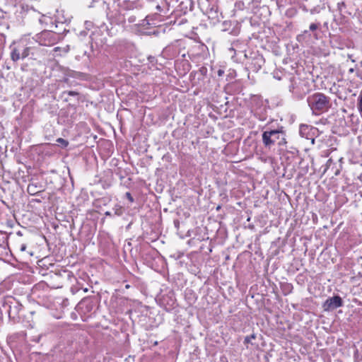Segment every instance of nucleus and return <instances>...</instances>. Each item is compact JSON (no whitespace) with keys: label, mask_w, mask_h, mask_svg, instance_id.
I'll return each instance as SVG.
<instances>
[{"label":"nucleus","mask_w":362,"mask_h":362,"mask_svg":"<svg viewBox=\"0 0 362 362\" xmlns=\"http://www.w3.org/2000/svg\"><path fill=\"white\" fill-rule=\"evenodd\" d=\"M1 309L8 314L9 320L13 323H18L24 317L23 306L16 298L8 296L1 300Z\"/></svg>","instance_id":"nucleus-1"},{"label":"nucleus","mask_w":362,"mask_h":362,"mask_svg":"<svg viewBox=\"0 0 362 362\" xmlns=\"http://www.w3.org/2000/svg\"><path fill=\"white\" fill-rule=\"evenodd\" d=\"M286 134L281 129H267L262 132V141L267 151H274L278 146L281 150L286 144Z\"/></svg>","instance_id":"nucleus-2"},{"label":"nucleus","mask_w":362,"mask_h":362,"mask_svg":"<svg viewBox=\"0 0 362 362\" xmlns=\"http://www.w3.org/2000/svg\"><path fill=\"white\" fill-rule=\"evenodd\" d=\"M306 100L312 113L315 115L327 112L331 107L330 98L322 93L310 95Z\"/></svg>","instance_id":"nucleus-3"},{"label":"nucleus","mask_w":362,"mask_h":362,"mask_svg":"<svg viewBox=\"0 0 362 362\" xmlns=\"http://www.w3.org/2000/svg\"><path fill=\"white\" fill-rule=\"evenodd\" d=\"M33 42L26 39H22L18 42H14L11 46V59L13 62L20 59H24L30 54H33L32 52L33 46Z\"/></svg>","instance_id":"nucleus-4"},{"label":"nucleus","mask_w":362,"mask_h":362,"mask_svg":"<svg viewBox=\"0 0 362 362\" xmlns=\"http://www.w3.org/2000/svg\"><path fill=\"white\" fill-rule=\"evenodd\" d=\"M33 40L41 46H52L58 40L57 35L50 30H43L37 34Z\"/></svg>","instance_id":"nucleus-5"},{"label":"nucleus","mask_w":362,"mask_h":362,"mask_svg":"<svg viewBox=\"0 0 362 362\" xmlns=\"http://www.w3.org/2000/svg\"><path fill=\"white\" fill-rule=\"evenodd\" d=\"M245 57L247 59L246 65L248 66L250 69L255 72H257L262 67L265 62L262 55L257 52L250 53V56L245 54Z\"/></svg>","instance_id":"nucleus-6"},{"label":"nucleus","mask_w":362,"mask_h":362,"mask_svg":"<svg viewBox=\"0 0 362 362\" xmlns=\"http://www.w3.org/2000/svg\"><path fill=\"white\" fill-rule=\"evenodd\" d=\"M343 305V300L339 296L328 298L323 304L325 310H333Z\"/></svg>","instance_id":"nucleus-7"},{"label":"nucleus","mask_w":362,"mask_h":362,"mask_svg":"<svg viewBox=\"0 0 362 362\" xmlns=\"http://www.w3.org/2000/svg\"><path fill=\"white\" fill-rule=\"evenodd\" d=\"M296 40L301 45H310L316 40L313 33L308 30H305L296 36Z\"/></svg>","instance_id":"nucleus-8"},{"label":"nucleus","mask_w":362,"mask_h":362,"mask_svg":"<svg viewBox=\"0 0 362 362\" xmlns=\"http://www.w3.org/2000/svg\"><path fill=\"white\" fill-rule=\"evenodd\" d=\"M71 78H74L80 80H85L86 78V74L82 72L71 71L65 76L63 79V81L66 83L68 86H71L72 83L71 81Z\"/></svg>","instance_id":"nucleus-9"},{"label":"nucleus","mask_w":362,"mask_h":362,"mask_svg":"<svg viewBox=\"0 0 362 362\" xmlns=\"http://www.w3.org/2000/svg\"><path fill=\"white\" fill-rule=\"evenodd\" d=\"M254 116L259 121L264 122L267 119V113L265 107H259L254 112Z\"/></svg>","instance_id":"nucleus-10"},{"label":"nucleus","mask_w":362,"mask_h":362,"mask_svg":"<svg viewBox=\"0 0 362 362\" xmlns=\"http://www.w3.org/2000/svg\"><path fill=\"white\" fill-rule=\"evenodd\" d=\"M320 23H319V22L318 23H312L309 26L308 30L313 33L315 40L319 39V34L317 32V30L320 28Z\"/></svg>","instance_id":"nucleus-11"},{"label":"nucleus","mask_w":362,"mask_h":362,"mask_svg":"<svg viewBox=\"0 0 362 362\" xmlns=\"http://www.w3.org/2000/svg\"><path fill=\"white\" fill-rule=\"evenodd\" d=\"M58 143V146L62 148H65L69 146V141L62 138H58L56 141Z\"/></svg>","instance_id":"nucleus-12"},{"label":"nucleus","mask_w":362,"mask_h":362,"mask_svg":"<svg viewBox=\"0 0 362 362\" xmlns=\"http://www.w3.org/2000/svg\"><path fill=\"white\" fill-rule=\"evenodd\" d=\"M6 238L3 235H0V252H2L3 250L6 249Z\"/></svg>","instance_id":"nucleus-13"},{"label":"nucleus","mask_w":362,"mask_h":362,"mask_svg":"<svg viewBox=\"0 0 362 362\" xmlns=\"http://www.w3.org/2000/svg\"><path fill=\"white\" fill-rule=\"evenodd\" d=\"M156 23H151V18L149 16H147L145 19H144L141 23V25L142 27H146L147 25H155Z\"/></svg>","instance_id":"nucleus-14"},{"label":"nucleus","mask_w":362,"mask_h":362,"mask_svg":"<svg viewBox=\"0 0 362 362\" xmlns=\"http://www.w3.org/2000/svg\"><path fill=\"white\" fill-rule=\"evenodd\" d=\"M65 95L78 97L79 93L78 92L74 91V90H67V91L62 92V97H64Z\"/></svg>","instance_id":"nucleus-15"},{"label":"nucleus","mask_w":362,"mask_h":362,"mask_svg":"<svg viewBox=\"0 0 362 362\" xmlns=\"http://www.w3.org/2000/svg\"><path fill=\"white\" fill-rule=\"evenodd\" d=\"M309 129V127L306 124H301L300 126L299 132L302 136H305V132Z\"/></svg>","instance_id":"nucleus-16"},{"label":"nucleus","mask_w":362,"mask_h":362,"mask_svg":"<svg viewBox=\"0 0 362 362\" xmlns=\"http://www.w3.org/2000/svg\"><path fill=\"white\" fill-rule=\"evenodd\" d=\"M357 107L360 114L362 115V93H360L358 97Z\"/></svg>","instance_id":"nucleus-17"},{"label":"nucleus","mask_w":362,"mask_h":362,"mask_svg":"<svg viewBox=\"0 0 362 362\" xmlns=\"http://www.w3.org/2000/svg\"><path fill=\"white\" fill-rule=\"evenodd\" d=\"M255 338H256V335L255 334L248 335L245 337L244 344H250V343H251L252 339H255Z\"/></svg>","instance_id":"nucleus-18"},{"label":"nucleus","mask_w":362,"mask_h":362,"mask_svg":"<svg viewBox=\"0 0 362 362\" xmlns=\"http://www.w3.org/2000/svg\"><path fill=\"white\" fill-rule=\"evenodd\" d=\"M42 337V334L33 336L30 339V341H34L35 343H38V342H40Z\"/></svg>","instance_id":"nucleus-19"},{"label":"nucleus","mask_w":362,"mask_h":362,"mask_svg":"<svg viewBox=\"0 0 362 362\" xmlns=\"http://www.w3.org/2000/svg\"><path fill=\"white\" fill-rule=\"evenodd\" d=\"M115 210V214L117 216H121L122 214V211L120 206H116L115 208H114Z\"/></svg>","instance_id":"nucleus-20"},{"label":"nucleus","mask_w":362,"mask_h":362,"mask_svg":"<svg viewBox=\"0 0 362 362\" xmlns=\"http://www.w3.org/2000/svg\"><path fill=\"white\" fill-rule=\"evenodd\" d=\"M320 7H319V6H315V7H314V8H311V9L310 10V13L311 14L319 13H320Z\"/></svg>","instance_id":"nucleus-21"},{"label":"nucleus","mask_w":362,"mask_h":362,"mask_svg":"<svg viewBox=\"0 0 362 362\" xmlns=\"http://www.w3.org/2000/svg\"><path fill=\"white\" fill-rule=\"evenodd\" d=\"M148 61L151 64H153L154 63H156V61H157V60H156V57H155L149 56V57H148Z\"/></svg>","instance_id":"nucleus-22"},{"label":"nucleus","mask_w":362,"mask_h":362,"mask_svg":"<svg viewBox=\"0 0 362 362\" xmlns=\"http://www.w3.org/2000/svg\"><path fill=\"white\" fill-rule=\"evenodd\" d=\"M126 196L127 197V199L131 202H134V199L133 197H132L131 194L129 192H127L126 193Z\"/></svg>","instance_id":"nucleus-23"},{"label":"nucleus","mask_w":362,"mask_h":362,"mask_svg":"<svg viewBox=\"0 0 362 362\" xmlns=\"http://www.w3.org/2000/svg\"><path fill=\"white\" fill-rule=\"evenodd\" d=\"M85 25L87 29H89V28L92 26V23L90 21H86Z\"/></svg>","instance_id":"nucleus-24"},{"label":"nucleus","mask_w":362,"mask_h":362,"mask_svg":"<svg viewBox=\"0 0 362 362\" xmlns=\"http://www.w3.org/2000/svg\"><path fill=\"white\" fill-rule=\"evenodd\" d=\"M338 8L341 10V7L345 6V4L344 2H339L337 4Z\"/></svg>","instance_id":"nucleus-25"},{"label":"nucleus","mask_w":362,"mask_h":362,"mask_svg":"<svg viewBox=\"0 0 362 362\" xmlns=\"http://www.w3.org/2000/svg\"><path fill=\"white\" fill-rule=\"evenodd\" d=\"M356 76L358 78L362 79V71H358L356 72Z\"/></svg>","instance_id":"nucleus-26"},{"label":"nucleus","mask_w":362,"mask_h":362,"mask_svg":"<svg viewBox=\"0 0 362 362\" xmlns=\"http://www.w3.org/2000/svg\"><path fill=\"white\" fill-rule=\"evenodd\" d=\"M86 35H87V32H86V31H85V30L81 31V32L79 33V35H80V36H83V37H84V36H86Z\"/></svg>","instance_id":"nucleus-27"},{"label":"nucleus","mask_w":362,"mask_h":362,"mask_svg":"<svg viewBox=\"0 0 362 362\" xmlns=\"http://www.w3.org/2000/svg\"><path fill=\"white\" fill-rule=\"evenodd\" d=\"M26 250V245L25 244L21 245V250L25 251Z\"/></svg>","instance_id":"nucleus-28"},{"label":"nucleus","mask_w":362,"mask_h":362,"mask_svg":"<svg viewBox=\"0 0 362 362\" xmlns=\"http://www.w3.org/2000/svg\"><path fill=\"white\" fill-rule=\"evenodd\" d=\"M170 306L173 307L175 303V300L173 298H170Z\"/></svg>","instance_id":"nucleus-29"},{"label":"nucleus","mask_w":362,"mask_h":362,"mask_svg":"<svg viewBox=\"0 0 362 362\" xmlns=\"http://www.w3.org/2000/svg\"><path fill=\"white\" fill-rule=\"evenodd\" d=\"M293 89H294V86H293V84H292V85H291V86H290V87H289V90H290V91H291V92H293V93H294Z\"/></svg>","instance_id":"nucleus-30"},{"label":"nucleus","mask_w":362,"mask_h":362,"mask_svg":"<svg viewBox=\"0 0 362 362\" xmlns=\"http://www.w3.org/2000/svg\"><path fill=\"white\" fill-rule=\"evenodd\" d=\"M105 215L106 216H112V213H111L110 211H106V212L105 213Z\"/></svg>","instance_id":"nucleus-31"},{"label":"nucleus","mask_w":362,"mask_h":362,"mask_svg":"<svg viewBox=\"0 0 362 362\" xmlns=\"http://www.w3.org/2000/svg\"><path fill=\"white\" fill-rule=\"evenodd\" d=\"M134 20H135V18H134V17H130V18H129V21L130 23L134 22Z\"/></svg>","instance_id":"nucleus-32"},{"label":"nucleus","mask_w":362,"mask_h":362,"mask_svg":"<svg viewBox=\"0 0 362 362\" xmlns=\"http://www.w3.org/2000/svg\"><path fill=\"white\" fill-rule=\"evenodd\" d=\"M157 33H158V32H157V31H156V30H153V31H152V32H149V33H148V35H151V34L156 35V34H157Z\"/></svg>","instance_id":"nucleus-33"},{"label":"nucleus","mask_w":362,"mask_h":362,"mask_svg":"<svg viewBox=\"0 0 362 362\" xmlns=\"http://www.w3.org/2000/svg\"><path fill=\"white\" fill-rule=\"evenodd\" d=\"M354 71H355V69H354V68H350V69H349V73H354Z\"/></svg>","instance_id":"nucleus-34"},{"label":"nucleus","mask_w":362,"mask_h":362,"mask_svg":"<svg viewBox=\"0 0 362 362\" xmlns=\"http://www.w3.org/2000/svg\"><path fill=\"white\" fill-rule=\"evenodd\" d=\"M236 45V43L235 42H233V47L231 48H230V50H235L234 49V47Z\"/></svg>","instance_id":"nucleus-35"},{"label":"nucleus","mask_w":362,"mask_h":362,"mask_svg":"<svg viewBox=\"0 0 362 362\" xmlns=\"http://www.w3.org/2000/svg\"><path fill=\"white\" fill-rule=\"evenodd\" d=\"M84 54H85V55H86V54H87L88 58V59H90V54H87V52H86V51H85V52H84Z\"/></svg>","instance_id":"nucleus-36"},{"label":"nucleus","mask_w":362,"mask_h":362,"mask_svg":"<svg viewBox=\"0 0 362 362\" xmlns=\"http://www.w3.org/2000/svg\"><path fill=\"white\" fill-rule=\"evenodd\" d=\"M2 312H3V311H2V309H1V310L0 309V321L1 320V313H2Z\"/></svg>","instance_id":"nucleus-37"},{"label":"nucleus","mask_w":362,"mask_h":362,"mask_svg":"<svg viewBox=\"0 0 362 362\" xmlns=\"http://www.w3.org/2000/svg\"><path fill=\"white\" fill-rule=\"evenodd\" d=\"M222 74V71L221 70L218 71V75L221 76Z\"/></svg>","instance_id":"nucleus-38"},{"label":"nucleus","mask_w":362,"mask_h":362,"mask_svg":"<svg viewBox=\"0 0 362 362\" xmlns=\"http://www.w3.org/2000/svg\"><path fill=\"white\" fill-rule=\"evenodd\" d=\"M28 192H30V186H28Z\"/></svg>","instance_id":"nucleus-39"},{"label":"nucleus","mask_w":362,"mask_h":362,"mask_svg":"<svg viewBox=\"0 0 362 362\" xmlns=\"http://www.w3.org/2000/svg\"><path fill=\"white\" fill-rule=\"evenodd\" d=\"M64 100H65L66 101H68V98H64Z\"/></svg>","instance_id":"nucleus-40"},{"label":"nucleus","mask_w":362,"mask_h":362,"mask_svg":"<svg viewBox=\"0 0 362 362\" xmlns=\"http://www.w3.org/2000/svg\"><path fill=\"white\" fill-rule=\"evenodd\" d=\"M361 66H362V61L360 62Z\"/></svg>","instance_id":"nucleus-41"}]
</instances>
